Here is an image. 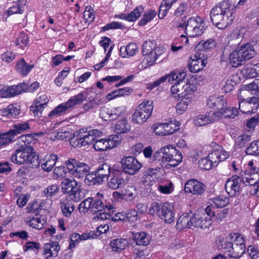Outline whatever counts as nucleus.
<instances>
[{
  "label": "nucleus",
  "instance_id": "nucleus-1",
  "mask_svg": "<svg viewBox=\"0 0 259 259\" xmlns=\"http://www.w3.org/2000/svg\"><path fill=\"white\" fill-rule=\"evenodd\" d=\"M210 17L211 22L218 28L225 29L234 19L232 6L226 1L220 3L211 9Z\"/></svg>",
  "mask_w": 259,
  "mask_h": 259
},
{
  "label": "nucleus",
  "instance_id": "nucleus-2",
  "mask_svg": "<svg viewBox=\"0 0 259 259\" xmlns=\"http://www.w3.org/2000/svg\"><path fill=\"white\" fill-rule=\"evenodd\" d=\"M154 161L156 163H160L161 166H163L162 163L168 162L165 167L169 168L171 167H176L182 161L181 153L176 148L171 145H167L156 151L153 154Z\"/></svg>",
  "mask_w": 259,
  "mask_h": 259
},
{
  "label": "nucleus",
  "instance_id": "nucleus-3",
  "mask_svg": "<svg viewBox=\"0 0 259 259\" xmlns=\"http://www.w3.org/2000/svg\"><path fill=\"white\" fill-rule=\"evenodd\" d=\"M256 45L253 42L241 45L230 54V62L233 67H237L245 63L247 60L253 58L256 54Z\"/></svg>",
  "mask_w": 259,
  "mask_h": 259
},
{
  "label": "nucleus",
  "instance_id": "nucleus-4",
  "mask_svg": "<svg viewBox=\"0 0 259 259\" xmlns=\"http://www.w3.org/2000/svg\"><path fill=\"white\" fill-rule=\"evenodd\" d=\"M174 210V206L167 202L159 204L154 202L149 209V213L153 216L156 214L165 223L170 224L175 219Z\"/></svg>",
  "mask_w": 259,
  "mask_h": 259
},
{
  "label": "nucleus",
  "instance_id": "nucleus-5",
  "mask_svg": "<svg viewBox=\"0 0 259 259\" xmlns=\"http://www.w3.org/2000/svg\"><path fill=\"white\" fill-rule=\"evenodd\" d=\"M229 156L228 152L222 148L214 150L207 157L201 158L198 162L200 168L209 170L218 165L219 162L226 159Z\"/></svg>",
  "mask_w": 259,
  "mask_h": 259
},
{
  "label": "nucleus",
  "instance_id": "nucleus-6",
  "mask_svg": "<svg viewBox=\"0 0 259 259\" xmlns=\"http://www.w3.org/2000/svg\"><path fill=\"white\" fill-rule=\"evenodd\" d=\"M186 19V16L183 18L182 21H184V23H180L179 25V27H184L185 26V32L188 37H197L204 32L203 22L200 17H191L189 18L186 24L185 21Z\"/></svg>",
  "mask_w": 259,
  "mask_h": 259
},
{
  "label": "nucleus",
  "instance_id": "nucleus-7",
  "mask_svg": "<svg viewBox=\"0 0 259 259\" xmlns=\"http://www.w3.org/2000/svg\"><path fill=\"white\" fill-rule=\"evenodd\" d=\"M101 135L102 132L98 130L91 129L88 131L81 129L78 132L77 134L72 140H74V146L81 147L93 144L96 138Z\"/></svg>",
  "mask_w": 259,
  "mask_h": 259
},
{
  "label": "nucleus",
  "instance_id": "nucleus-8",
  "mask_svg": "<svg viewBox=\"0 0 259 259\" xmlns=\"http://www.w3.org/2000/svg\"><path fill=\"white\" fill-rule=\"evenodd\" d=\"M61 190L64 193L68 194L67 197L74 202H78L82 198V190L73 178H65L61 182Z\"/></svg>",
  "mask_w": 259,
  "mask_h": 259
},
{
  "label": "nucleus",
  "instance_id": "nucleus-9",
  "mask_svg": "<svg viewBox=\"0 0 259 259\" xmlns=\"http://www.w3.org/2000/svg\"><path fill=\"white\" fill-rule=\"evenodd\" d=\"M65 165L69 174L77 179L86 177L91 169L89 164L74 158H69L66 160Z\"/></svg>",
  "mask_w": 259,
  "mask_h": 259
},
{
  "label": "nucleus",
  "instance_id": "nucleus-10",
  "mask_svg": "<svg viewBox=\"0 0 259 259\" xmlns=\"http://www.w3.org/2000/svg\"><path fill=\"white\" fill-rule=\"evenodd\" d=\"M153 106L149 101H144L136 108L132 116L134 123L142 124L150 117Z\"/></svg>",
  "mask_w": 259,
  "mask_h": 259
},
{
  "label": "nucleus",
  "instance_id": "nucleus-11",
  "mask_svg": "<svg viewBox=\"0 0 259 259\" xmlns=\"http://www.w3.org/2000/svg\"><path fill=\"white\" fill-rule=\"evenodd\" d=\"M84 99L83 93L71 97L67 102L61 104L55 107L49 114V116L51 118H54L60 116L65 113L69 108L74 106L81 104Z\"/></svg>",
  "mask_w": 259,
  "mask_h": 259
},
{
  "label": "nucleus",
  "instance_id": "nucleus-12",
  "mask_svg": "<svg viewBox=\"0 0 259 259\" xmlns=\"http://www.w3.org/2000/svg\"><path fill=\"white\" fill-rule=\"evenodd\" d=\"M244 187V175L233 176L227 180L225 184V190L231 197H235L239 195L242 188Z\"/></svg>",
  "mask_w": 259,
  "mask_h": 259
},
{
  "label": "nucleus",
  "instance_id": "nucleus-13",
  "mask_svg": "<svg viewBox=\"0 0 259 259\" xmlns=\"http://www.w3.org/2000/svg\"><path fill=\"white\" fill-rule=\"evenodd\" d=\"M122 171L125 174L134 175L137 173L142 167V164L133 156H124L121 160Z\"/></svg>",
  "mask_w": 259,
  "mask_h": 259
},
{
  "label": "nucleus",
  "instance_id": "nucleus-14",
  "mask_svg": "<svg viewBox=\"0 0 259 259\" xmlns=\"http://www.w3.org/2000/svg\"><path fill=\"white\" fill-rule=\"evenodd\" d=\"M239 100V109L243 113H255L259 108V97H252L249 100L242 98Z\"/></svg>",
  "mask_w": 259,
  "mask_h": 259
},
{
  "label": "nucleus",
  "instance_id": "nucleus-15",
  "mask_svg": "<svg viewBox=\"0 0 259 259\" xmlns=\"http://www.w3.org/2000/svg\"><path fill=\"white\" fill-rule=\"evenodd\" d=\"M205 185L195 179L187 181L185 184L184 190L186 193L195 195H201L205 190Z\"/></svg>",
  "mask_w": 259,
  "mask_h": 259
},
{
  "label": "nucleus",
  "instance_id": "nucleus-16",
  "mask_svg": "<svg viewBox=\"0 0 259 259\" xmlns=\"http://www.w3.org/2000/svg\"><path fill=\"white\" fill-rule=\"evenodd\" d=\"M258 80L256 79L250 83L244 85L238 94V99H241L242 98H245L248 96L249 94L258 95Z\"/></svg>",
  "mask_w": 259,
  "mask_h": 259
},
{
  "label": "nucleus",
  "instance_id": "nucleus-17",
  "mask_svg": "<svg viewBox=\"0 0 259 259\" xmlns=\"http://www.w3.org/2000/svg\"><path fill=\"white\" fill-rule=\"evenodd\" d=\"M218 120V117L215 111L209 112L205 114L198 115L194 119L196 126H204Z\"/></svg>",
  "mask_w": 259,
  "mask_h": 259
},
{
  "label": "nucleus",
  "instance_id": "nucleus-18",
  "mask_svg": "<svg viewBox=\"0 0 259 259\" xmlns=\"http://www.w3.org/2000/svg\"><path fill=\"white\" fill-rule=\"evenodd\" d=\"M227 103L222 96L213 95L209 97L207 101V105L210 108L221 111L227 107Z\"/></svg>",
  "mask_w": 259,
  "mask_h": 259
},
{
  "label": "nucleus",
  "instance_id": "nucleus-19",
  "mask_svg": "<svg viewBox=\"0 0 259 259\" xmlns=\"http://www.w3.org/2000/svg\"><path fill=\"white\" fill-rule=\"evenodd\" d=\"M24 150H25L26 163L32 168L38 167L39 166L38 156L32 146L24 147Z\"/></svg>",
  "mask_w": 259,
  "mask_h": 259
},
{
  "label": "nucleus",
  "instance_id": "nucleus-20",
  "mask_svg": "<svg viewBox=\"0 0 259 259\" xmlns=\"http://www.w3.org/2000/svg\"><path fill=\"white\" fill-rule=\"evenodd\" d=\"M193 227L205 229L208 228L212 222L211 216L208 213H204L202 215L195 214Z\"/></svg>",
  "mask_w": 259,
  "mask_h": 259
},
{
  "label": "nucleus",
  "instance_id": "nucleus-21",
  "mask_svg": "<svg viewBox=\"0 0 259 259\" xmlns=\"http://www.w3.org/2000/svg\"><path fill=\"white\" fill-rule=\"evenodd\" d=\"M195 214L192 212L184 213L178 219L177 228L179 229L191 228L193 227Z\"/></svg>",
  "mask_w": 259,
  "mask_h": 259
},
{
  "label": "nucleus",
  "instance_id": "nucleus-22",
  "mask_svg": "<svg viewBox=\"0 0 259 259\" xmlns=\"http://www.w3.org/2000/svg\"><path fill=\"white\" fill-rule=\"evenodd\" d=\"M122 172L113 169L111 178L108 182V187L113 190L117 189L124 185V180L122 177Z\"/></svg>",
  "mask_w": 259,
  "mask_h": 259
},
{
  "label": "nucleus",
  "instance_id": "nucleus-23",
  "mask_svg": "<svg viewBox=\"0 0 259 259\" xmlns=\"http://www.w3.org/2000/svg\"><path fill=\"white\" fill-rule=\"evenodd\" d=\"M26 87H23L21 84L8 87H5L0 90V96L2 98L13 97L21 94L23 92V90H26Z\"/></svg>",
  "mask_w": 259,
  "mask_h": 259
},
{
  "label": "nucleus",
  "instance_id": "nucleus-24",
  "mask_svg": "<svg viewBox=\"0 0 259 259\" xmlns=\"http://www.w3.org/2000/svg\"><path fill=\"white\" fill-rule=\"evenodd\" d=\"M58 160L57 155L54 154H48L45 158L39 159V165H41V168L45 171L49 172L54 167Z\"/></svg>",
  "mask_w": 259,
  "mask_h": 259
},
{
  "label": "nucleus",
  "instance_id": "nucleus-25",
  "mask_svg": "<svg viewBox=\"0 0 259 259\" xmlns=\"http://www.w3.org/2000/svg\"><path fill=\"white\" fill-rule=\"evenodd\" d=\"M121 114V111L118 108L109 109L102 107L100 109V116L105 120H114L116 119Z\"/></svg>",
  "mask_w": 259,
  "mask_h": 259
},
{
  "label": "nucleus",
  "instance_id": "nucleus-26",
  "mask_svg": "<svg viewBox=\"0 0 259 259\" xmlns=\"http://www.w3.org/2000/svg\"><path fill=\"white\" fill-rule=\"evenodd\" d=\"M213 209V206H208L205 208V212L208 213V214L211 216L212 221L220 223L224 219L227 217L229 209L228 208H225L221 210H218L214 211Z\"/></svg>",
  "mask_w": 259,
  "mask_h": 259
},
{
  "label": "nucleus",
  "instance_id": "nucleus-27",
  "mask_svg": "<svg viewBox=\"0 0 259 259\" xmlns=\"http://www.w3.org/2000/svg\"><path fill=\"white\" fill-rule=\"evenodd\" d=\"M103 198V194L98 193L97 196L93 197V205L92 207V211L93 212H98L99 211H102L105 210V207L106 209L110 211L113 209V207L112 205H109L108 207L107 205H105L101 198Z\"/></svg>",
  "mask_w": 259,
  "mask_h": 259
},
{
  "label": "nucleus",
  "instance_id": "nucleus-28",
  "mask_svg": "<svg viewBox=\"0 0 259 259\" xmlns=\"http://www.w3.org/2000/svg\"><path fill=\"white\" fill-rule=\"evenodd\" d=\"M72 201V199L68 198V197L61 199L60 201V207L63 214L66 217H70L74 210L75 206Z\"/></svg>",
  "mask_w": 259,
  "mask_h": 259
},
{
  "label": "nucleus",
  "instance_id": "nucleus-29",
  "mask_svg": "<svg viewBox=\"0 0 259 259\" xmlns=\"http://www.w3.org/2000/svg\"><path fill=\"white\" fill-rule=\"evenodd\" d=\"M200 55L198 54V57L196 55L193 56L194 58H192L189 64V68L191 72L196 73L202 70L207 63L206 60L201 59Z\"/></svg>",
  "mask_w": 259,
  "mask_h": 259
},
{
  "label": "nucleus",
  "instance_id": "nucleus-30",
  "mask_svg": "<svg viewBox=\"0 0 259 259\" xmlns=\"http://www.w3.org/2000/svg\"><path fill=\"white\" fill-rule=\"evenodd\" d=\"M132 239L134 242L139 246H147L150 242L151 238L145 232H132Z\"/></svg>",
  "mask_w": 259,
  "mask_h": 259
},
{
  "label": "nucleus",
  "instance_id": "nucleus-31",
  "mask_svg": "<svg viewBox=\"0 0 259 259\" xmlns=\"http://www.w3.org/2000/svg\"><path fill=\"white\" fill-rule=\"evenodd\" d=\"M160 169V167L157 166L155 168H148L145 171L143 172V176L142 179V184L146 186L153 185L155 183L154 176Z\"/></svg>",
  "mask_w": 259,
  "mask_h": 259
},
{
  "label": "nucleus",
  "instance_id": "nucleus-32",
  "mask_svg": "<svg viewBox=\"0 0 259 259\" xmlns=\"http://www.w3.org/2000/svg\"><path fill=\"white\" fill-rule=\"evenodd\" d=\"M84 182L86 185L89 186H94L95 185H100L104 182V180L98 175V172L96 170L90 173H88Z\"/></svg>",
  "mask_w": 259,
  "mask_h": 259
},
{
  "label": "nucleus",
  "instance_id": "nucleus-33",
  "mask_svg": "<svg viewBox=\"0 0 259 259\" xmlns=\"http://www.w3.org/2000/svg\"><path fill=\"white\" fill-rule=\"evenodd\" d=\"M41 98H38L30 107V112H32L34 116L41 117L43 110L47 106L46 102L41 103Z\"/></svg>",
  "mask_w": 259,
  "mask_h": 259
},
{
  "label": "nucleus",
  "instance_id": "nucleus-34",
  "mask_svg": "<svg viewBox=\"0 0 259 259\" xmlns=\"http://www.w3.org/2000/svg\"><path fill=\"white\" fill-rule=\"evenodd\" d=\"M34 67V65L27 63L25 60L22 58L18 61L16 69L21 75L26 76Z\"/></svg>",
  "mask_w": 259,
  "mask_h": 259
},
{
  "label": "nucleus",
  "instance_id": "nucleus-35",
  "mask_svg": "<svg viewBox=\"0 0 259 259\" xmlns=\"http://www.w3.org/2000/svg\"><path fill=\"white\" fill-rule=\"evenodd\" d=\"M24 147L19 146L15 150V153L11 156L12 161L19 165L26 163Z\"/></svg>",
  "mask_w": 259,
  "mask_h": 259
},
{
  "label": "nucleus",
  "instance_id": "nucleus-36",
  "mask_svg": "<svg viewBox=\"0 0 259 259\" xmlns=\"http://www.w3.org/2000/svg\"><path fill=\"white\" fill-rule=\"evenodd\" d=\"M96 171L98 172V175H99L104 181L108 180L112 172L110 165L106 162H104L100 164L97 168Z\"/></svg>",
  "mask_w": 259,
  "mask_h": 259
},
{
  "label": "nucleus",
  "instance_id": "nucleus-37",
  "mask_svg": "<svg viewBox=\"0 0 259 259\" xmlns=\"http://www.w3.org/2000/svg\"><path fill=\"white\" fill-rule=\"evenodd\" d=\"M216 115L218 117V120L220 117L234 118L237 115L238 111L236 108H225L221 111H215Z\"/></svg>",
  "mask_w": 259,
  "mask_h": 259
},
{
  "label": "nucleus",
  "instance_id": "nucleus-38",
  "mask_svg": "<svg viewBox=\"0 0 259 259\" xmlns=\"http://www.w3.org/2000/svg\"><path fill=\"white\" fill-rule=\"evenodd\" d=\"M128 244V242L124 238L114 239L112 240L110 245L114 251H120L125 248Z\"/></svg>",
  "mask_w": 259,
  "mask_h": 259
},
{
  "label": "nucleus",
  "instance_id": "nucleus-39",
  "mask_svg": "<svg viewBox=\"0 0 259 259\" xmlns=\"http://www.w3.org/2000/svg\"><path fill=\"white\" fill-rule=\"evenodd\" d=\"M231 238L232 237L230 234L229 236L226 237V238L222 241L219 240V244L218 245V247L220 249H224L225 251L229 253V255H230L231 252L233 250L234 245Z\"/></svg>",
  "mask_w": 259,
  "mask_h": 259
},
{
  "label": "nucleus",
  "instance_id": "nucleus-40",
  "mask_svg": "<svg viewBox=\"0 0 259 259\" xmlns=\"http://www.w3.org/2000/svg\"><path fill=\"white\" fill-rule=\"evenodd\" d=\"M1 112L3 116L8 117H15L20 114V110L16 105L11 104L7 108L2 109Z\"/></svg>",
  "mask_w": 259,
  "mask_h": 259
},
{
  "label": "nucleus",
  "instance_id": "nucleus-41",
  "mask_svg": "<svg viewBox=\"0 0 259 259\" xmlns=\"http://www.w3.org/2000/svg\"><path fill=\"white\" fill-rule=\"evenodd\" d=\"M25 4L23 1H18V2L15 3L8 10V14L11 15L14 14H22L24 11Z\"/></svg>",
  "mask_w": 259,
  "mask_h": 259
},
{
  "label": "nucleus",
  "instance_id": "nucleus-42",
  "mask_svg": "<svg viewBox=\"0 0 259 259\" xmlns=\"http://www.w3.org/2000/svg\"><path fill=\"white\" fill-rule=\"evenodd\" d=\"M214 206L217 208H222L230 203L229 199L225 196L220 195L211 199Z\"/></svg>",
  "mask_w": 259,
  "mask_h": 259
},
{
  "label": "nucleus",
  "instance_id": "nucleus-43",
  "mask_svg": "<svg viewBox=\"0 0 259 259\" xmlns=\"http://www.w3.org/2000/svg\"><path fill=\"white\" fill-rule=\"evenodd\" d=\"M12 133V131L10 130L7 132L0 134V148L13 141L15 137Z\"/></svg>",
  "mask_w": 259,
  "mask_h": 259
},
{
  "label": "nucleus",
  "instance_id": "nucleus-44",
  "mask_svg": "<svg viewBox=\"0 0 259 259\" xmlns=\"http://www.w3.org/2000/svg\"><path fill=\"white\" fill-rule=\"evenodd\" d=\"M14 128L10 130L12 131L13 135L15 137L18 134H21L22 132H25L27 129L29 128V125L28 122H19L17 124H15L13 126Z\"/></svg>",
  "mask_w": 259,
  "mask_h": 259
},
{
  "label": "nucleus",
  "instance_id": "nucleus-45",
  "mask_svg": "<svg viewBox=\"0 0 259 259\" xmlns=\"http://www.w3.org/2000/svg\"><path fill=\"white\" fill-rule=\"evenodd\" d=\"M59 190V186L57 185H50L44 189L42 196L46 197L47 198H52L58 192Z\"/></svg>",
  "mask_w": 259,
  "mask_h": 259
},
{
  "label": "nucleus",
  "instance_id": "nucleus-46",
  "mask_svg": "<svg viewBox=\"0 0 259 259\" xmlns=\"http://www.w3.org/2000/svg\"><path fill=\"white\" fill-rule=\"evenodd\" d=\"M156 44L154 40H149L146 41L143 45V55H147L148 54L155 51Z\"/></svg>",
  "mask_w": 259,
  "mask_h": 259
},
{
  "label": "nucleus",
  "instance_id": "nucleus-47",
  "mask_svg": "<svg viewBox=\"0 0 259 259\" xmlns=\"http://www.w3.org/2000/svg\"><path fill=\"white\" fill-rule=\"evenodd\" d=\"M95 141V143L93 144L95 150L97 151H103L110 149L109 145H108L109 143H108L107 139H101L100 140H97L96 138Z\"/></svg>",
  "mask_w": 259,
  "mask_h": 259
},
{
  "label": "nucleus",
  "instance_id": "nucleus-48",
  "mask_svg": "<svg viewBox=\"0 0 259 259\" xmlns=\"http://www.w3.org/2000/svg\"><path fill=\"white\" fill-rule=\"evenodd\" d=\"M33 141V136L31 134L22 135L18 138L19 146H32Z\"/></svg>",
  "mask_w": 259,
  "mask_h": 259
},
{
  "label": "nucleus",
  "instance_id": "nucleus-49",
  "mask_svg": "<svg viewBox=\"0 0 259 259\" xmlns=\"http://www.w3.org/2000/svg\"><path fill=\"white\" fill-rule=\"evenodd\" d=\"M143 11L144 8L142 6H138L130 14H126L127 21H135L140 16Z\"/></svg>",
  "mask_w": 259,
  "mask_h": 259
},
{
  "label": "nucleus",
  "instance_id": "nucleus-50",
  "mask_svg": "<svg viewBox=\"0 0 259 259\" xmlns=\"http://www.w3.org/2000/svg\"><path fill=\"white\" fill-rule=\"evenodd\" d=\"M124 195L125 199L132 200L134 199L138 194L136 187L134 185L128 186L124 190Z\"/></svg>",
  "mask_w": 259,
  "mask_h": 259
},
{
  "label": "nucleus",
  "instance_id": "nucleus-51",
  "mask_svg": "<svg viewBox=\"0 0 259 259\" xmlns=\"http://www.w3.org/2000/svg\"><path fill=\"white\" fill-rule=\"evenodd\" d=\"M217 45L216 41L213 38H209L206 41H201L199 42L198 47L199 49L205 51L208 49H212L215 47Z\"/></svg>",
  "mask_w": 259,
  "mask_h": 259
},
{
  "label": "nucleus",
  "instance_id": "nucleus-52",
  "mask_svg": "<svg viewBox=\"0 0 259 259\" xmlns=\"http://www.w3.org/2000/svg\"><path fill=\"white\" fill-rule=\"evenodd\" d=\"M166 132V136L169 135L179 130V123L174 121L164 123Z\"/></svg>",
  "mask_w": 259,
  "mask_h": 259
},
{
  "label": "nucleus",
  "instance_id": "nucleus-53",
  "mask_svg": "<svg viewBox=\"0 0 259 259\" xmlns=\"http://www.w3.org/2000/svg\"><path fill=\"white\" fill-rule=\"evenodd\" d=\"M115 130L117 134L126 133L130 130V126L125 119L120 120L115 125Z\"/></svg>",
  "mask_w": 259,
  "mask_h": 259
},
{
  "label": "nucleus",
  "instance_id": "nucleus-54",
  "mask_svg": "<svg viewBox=\"0 0 259 259\" xmlns=\"http://www.w3.org/2000/svg\"><path fill=\"white\" fill-rule=\"evenodd\" d=\"M93 197H89L79 205L78 209L80 212H86L90 209L92 210Z\"/></svg>",
  "mask_w": 259,
  "mask_h": 259
},
{
  "label": "nucleus",
  "instance_id": "nucleus-55",
  "mask_svg": "<svg viewBox=\"0 0 259 259\" xmlns=\"http://www.w3.org/2000/svg\"><path fill=\"white\" fill-rule=\"evenodd\" d=\"M251 140L250 135L247 134H242L237 137L235 140V145L238 148H241L245 146L246 144Z\"/></svg>",
  "mask_w": 259,
  "mask_h": 259
},
{
  "label": "nucleus",
  "instance_id": "nucleus-56",
  "mask_svg": "<svg viewBox=\"0 0 259 259\" xmlns=\"http://www.w3.org/2000/svg\"><path fill=\"white\" fill-rule=\"evenodd\" d=\"M245 151L248 155H259V140L251 143Z\"/></svg>",
  "mask_w": 259,
  "mask_h": 259
},
{
  "label": "nucleus",
  "instance_id": "nucleus-57",
  "mask_svg": "<svg viewBox=\"0 0 259 259\" xmlns=\"http://www.w3.org/2000/svg\"><path fill=\"white\" fill-rule=\"evenodd\" d=\"M121 136L120 135L115 134L111 135L109 138L107 139L108 145H109V148H113L120 144L121 141Z\"/></svg>",
  "mask_w": 259,
  "mask_h": 259
},
{
  "label": "nucleus",
  "instance_id": "nucleus-58",
  "mask_svg": "<svg viewBox=\"0 0 259 259\" xmlns=\"http://www.w3.org/2000/svg\"><path fill=\"white\" fill-rule=\"evenodd\" d=\"M245 251V245L239 246L235 245L233 246V250L231 252L230 255L232 257H240Z\"/></svg>",
  "mask_w": 259,
  "mask_h": 259
},
{
  "label": "nucleus",
  "instance_id": "nucleus-59",
  "mask_svg": "<svg viewBox=\"0 0 259 259\" xmlns=\"http://www.w3.org/2000/svg\"><path fill=\"white\" fill-rule=\"evenodd\" d=\"M160 48L157 47V49H155V51L152 52L151 53L147 55V56L146 59L148 65H152L158 58V57L161 55V52L159 53H157V52H158V50Z\"/></svg>",
  "mask_w": 259,
  "mask_h": 259
},
{
  "label": "nucleus",
  "instance_id": "nucleus-60",
  "mask_svg": "<svg viewBox=\"0 0 259 259\" xmlns=\"http://www.w3.org/2000/svg\"><path fill=\"white\" fill-rule=\"evenodd\" d=\"M190 100L188 99L185 98L182 99L181 102L178 103L176 106L177 113L181 114L185 111L188 108V102Z\"/></svg>",
  "mask_w": 259,
  "mask_h": 259
},
{
  "label": "nucleus",
  "instance_id": "nucleus-61",
  "mask_svg": "<svg viewBox=\"0 0 259 259\" xmlns=\"http://www.w3.org/2000/svg\"><path fill=\"white\" fill-rule=\"evenodd\" d=\"M230 235L232 237L231 239L233 243L235 245H245L244 238L241 234L234 233H230Z\"/></svg>",
  "mask_w": 259,
  "mask_h": 259
},
{
  "label": "nucleus",
  "instance_id": "nucleus-62",
  "mask_svg": "<svg viewBox=\"0 0 259 259\" xmlns=\"http://www.w3.org/2000/svg\"><path fill=\"white\" fill-rule=\"evenodd\" d=\"M29 225L33 228L40 230L44 227V223L41 221L40 217L32 218L29 221Z\"/></svg>",
  "mask_w": 259,
  "mask_h": 259
},
{
  "label": "nucleus",
  "instance_id": "nucleus-63",
  "mask_svg": "<svg viewBox=\"0 0 259 259\" xmlns=\"http://www.w3.org/2000/svg\"><path fill=\"white\" fill-rule=\"evenodd\" d=\"M156 12L155 11H151L148 13L144 14L143 18L139 22L140 26H144L149 21L153 19L155 16Z\"/></svg>",
  "mask_w": 259,
  "mask_h": 259
},
{
  "label": "nucleus",
  "instance_id": "nucleus-64",
  "mask_svg": "<svg viewBox=\"0 0 259 259\" xmlns=\"http://www.w3.org/2000/svg\"><path fill=\"white\" fill-rule=\"evenodd\" d=\"M247 251L251 259H259V249L255 245L248 246Z\"/></svg>",
  "mask_w": 259,
  "mask_h": 259
}]
</instances>
